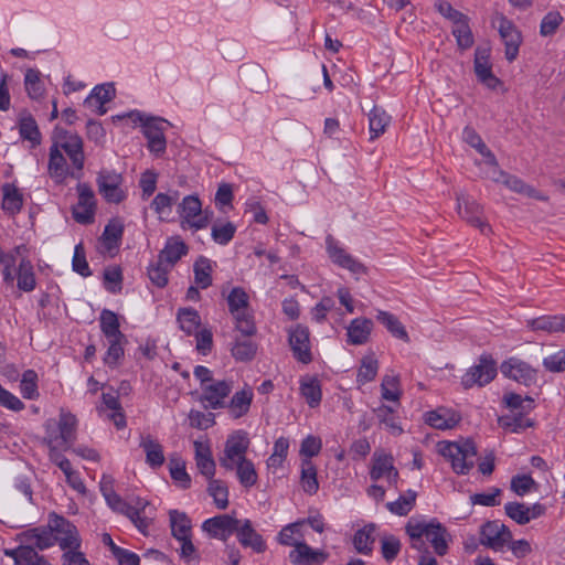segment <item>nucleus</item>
<instances>
[{
    "label": "nucleus",
    "mask_w": 565,
    "mask_h": 565,
    "mask_svg": "<svg viewBox=\"0 0 565 565\" xmlns=\"http://www.w3.org/2000/svg\"><path fill=\"white\" fill-rule=\"evenodd\" d=\"M405 532L409 537L412 548L426 552L427 541L437 555L444 556L448 552L449 533L437 519L426 520L413 516L407 521Z\"/></svg>",
    "instance_id": "nucleus-1"
},
{
    "label": "nucleus",
    "mask_w": 565,
    "mask_h": 565,
    "mask_svg": "<svg viewBox=\"0 0 565 565\" xmlns=\"http://www.w3.org/2000/svg\"><path fill=\"white\" fill-rule=\"evenodd\" d=\"M118 118H128L134 124H140L145 137L148 140V149L157 156L162 154L167 148L164 131L170 126L169 121L159 117H149L145 114L134 110Z\"/></svg>",
    "instance_id": "nucleus-2"
},
{
    "label": "nucleus",
    "mask_w": 565,
    "mask_h": 565,
    "mask_svg": "<svg viewBox=\"0 0 565 565\" xmlns=\"http://www.w3.org/2000/svg\"><path fill=\"white\" fill-rule=\"evenodd\" d=\"M439 454L451 465L457 475H467L475 466L477 448L472 440L441 441L438 444Z\"/></svg>",
    "instance_id": "nucleus-3"
},
{
    "label": "nucleus",
    "mask_w": 565,
    "mask_h": 565,
    "mask_svg": "<svg viewBox=\"0 0 565 565\" xmlns=\"http://www.w3.org/2000/svg\"><path fill=\"white\" fill-rule=\"evenodd\" d=\"M228 310L234 318L235 329L244 337L256 333L254 316L249 309V298L241 287H235L227 296Z\"/></svg>",
    "instance_id": "nucleus-4"
},
{
    "label": "nucleus",
    "mask_w": 565,
    "mask_h": 565,
    "mask_svg": "<svg viewBox=\"0 0 565 565\" xmlns=\"http://www.w3.org/2000/svg\"><path fill=\"white\" fill-rule=\"evenodd\" d=\"M57 149L65 153L73 167L72 178L79 180L83 175L85 163L84 143L83 139L77 135L70 131H60L52 143Z\"/></svg>",
    "instance_id": "nucleus-5"
},
{
    "label": "nucleus",
    "mask_w": 565,
    "mask_h": 565,
    "mask_svg": "<svg viewBox=\"0 0 565 565\" xmlns=\"http://www.w3.org/2000/svg\"><path fill=\"white\" fill-rule=\"evenodd\" d=\"M105 500L113 511L126 515L141 533H147L150 519L145 515V510L148 505L146 500L137 499L136 504L131 505L122 500L116 492L106 497Z\"/></svg>",
    "instance_id": "nucleus-6"
},
{
    "label": "nucleus",
    "mask_w": 565,
    "mask_h": 565,
    "mask_svg": "<svg viewBox=\"0 0 565 565\" xmlns=\"http://www.w3.org/2000/svg\"><path fill=\"white\" fill-rule=\"evenodd\" d=\"M50 524L53 527L55 543L58 544L63 553L81 548L79 532L71 521L56 513H50Z\"/></svg>",
    "instance_id": "nucleus-7"
},
{
    "label": "nucleus",
    "mask_w": 565,
    "mask_h": 565,
    "mask_svg": "<svg viewBox=\"0 0 565 565\" xmlns=\"http://www.w3.org/2000/svg\"><path fill=\"white\" fill-rule=\"evenodd\" d=\"M249 439L244 430L230 434L224 444L223 452L218 457L222 468H231L234 463L246 460Z\"/></svg>",
    "instance_id": "nucleus-8"
},
{
    "label": "nucleus",
    "mask_w": 565,
    "mask_h": 565,
    "mask_svg": "<svg viewBox=\"0 0 565 565\" xmlns=\"http://www.w3.org/2000/svg\"><path fill=\"white\" fill-rule=\"evenodd\" d=\"M456 200L457 213L463 221L477 227L483 235H489L492 232L491 226L483 218V209L477 201L462 193L457 194Z\"/></svg>",
    "instance_id": "nucleus-9"
},
{
    "label": "nucleus",
    "mask_w": 565,
    "mask_h": 565,
    "mask_svg": "<svg viewBox=\"0 0 565 565\" xmlns=\"http://www.w3.org/2000/svg\"><path fill=\"white\" fill-rule=\"evenodd\" d=\"M511 539L510 529L498 520L488 521L480 529V544L494 552H502Z\"/></svg>",
    "instance_id": "nucleus-10"
},
{
    "label": "nucleus",
    "mask_w": 565,
    "mask_h": 565,
    "mask_svg": "<svg viewBox=\"0 0 565 565\" xmlns=\"http://www.w3.org/2000/svg\"><path fill=\"white\" fill-rule=\"evenodd\" d=\"M370 478L373 481L385 479L390 486L396 487L399 473L394 466V457L383 449H376L371 459Z\"/></svg>",
    "instance_id": "nucleus-11"
},
{
    "label": "nucleus",
    "mask_w": 565,
    "mask_h": 565,
    "mask_svg": "<svg viewBox=\"0 0 565 565\" xmlns=\"http://www.w3.org/2000/svg\"><path fill=\"white\" fill-rule=\"evenodd\" d=\"M178 213L181 218V226L194 230H201L207 226L209 217L202 211V203L195 195L183 198L178 206Z\"/></svg>",
    "instance_id": "nucleus-12"
},
{
    "label": "nucleus",
    "mask_w": 565,
    "mask_h": 565,
    "mask_svg": "<svg viewBox=\"0 0 565 565\" xmlns=\"http://www.w3.org/2000/svg\"><path fill=\"white\" fill-rule=\"evenodd\" d=\"M232 390V381L215 380L214 382H207L206 385L201 388L200 402L206 409L224 408Z\"/></svg>",
    "instance_id": "nucleus-13"
},
{
    "label": "nucleus",
    "mask_w": 565,
    "mask_h": 565,
    "mask_svg": "<svg viewBox=\"0 0 565 565\" xmlns=\"http://www.w3.org/2000/svg\"><path fill=\"white\" fill-rule=\"evenodd\" d=\"M497 363L491 355H481L478 364L470 367L462 376V385L467 388L473 385L489 384L497 375Z\"/></svg>",
    "instance_id": "nucleus-14"
},
{
    "label": "nucleus",
    "mask_w": 565,
    "mask_h": 565,
    "mask_svg": "<svg viewBox=\"0 0 565 565\" xmlns=\"http://www.w3.org/2000/svg\"><path fill=\"white\" fill-rule=\"evenodd\" d=\"M500 371L507 379L525 386L534 384L537 379V371L527 362L516 356H511L504 360L500 365Z\"/></svg>",
    "instance_id": "nucleus-15"
},
{
    "label": "nucleus",
    "mask_w": 565,
    "mask_h": 565,
    "mask_svg": "<svg viewBox=\"0 0 565 565\" xmlns=\"http://www.w3.org/2000/svg\"><path fill=\"white\" fill-rule=\"evenodd\" d=\"M78 201L73 206V217L77 223L90 224L94 222L96 199L94 191L87 183H78L76 186Z\"/></svg>",
    "instance_id": "nucleus-16"
},
{
    "label": "nucleus",
    "mask_w": 565,
    "mask_h": 565,
    "mask_svg": "<svg viewBox=\"0 0 565 565\" xmlns=\"http://www.w3.org/2000/svg\"><path fill=\"white\" fill-rule=\"evenodd\" d=\"M122 177L110 170H102L97 177L98 191L108 203H120L126 199V192L121 188Z\"/></svg>",
    "instance_id": "nucleus-17"
},
{
    "label": "nucleus",
    "mask_w": 565,
    "mask_h": 565,
    "mask_svg": "<svg viewBox=\"0 0 565 565\" xmlns=\"http://www.w3.org/2000/svg\"><path fill=\"white\" fill-rule=\"evenodd\" d=\"M19 546H31L32 550L44 551L55 544L54 532L50 521L46 526H38L18 534Z\"/></svg>",
    "instance_id": "nucleus-18"
},
{
    "label": "nucleus",
    "mask_w": 565,
    "mask_h": 565,
    "mask_svg": "<svg viewBox=\"0 0 565 565\" xmlns=\"http://www.w3.org/2000/svg\"><path fill=\"white\" fill-rule=\"evenodd\" d=\"M288 342L292 351L294 358L302 363L309 364L313 356L311 352L310 332L303 326H296L289 330Z\"/></svg>",
    "instance_id": "nucleus-19"
},
{
    "label": "nucleus",
    "mask_w": 565,
    "mask_h": 565,
    "mask_svg": "<svg viewBox=\"0 0 565 565\" xmlns=\"http://www.w3.org/2000/svg\"><path fill=\"white\" fill-rule=\"evenodd\" d=\"M473 70L479 83L487 88L494 90L502 84L492 72L489 49L477 47L475 52Z\"/></svg>",
    "instance_id": "nucleus-20"
},
{
    "label": "nucleus",
    "mask_w": 565,
    "mask_h": 565,
    "mask_svg": "<svg viewBox=\"0 0 565 565\" xmlns=\"http://www.w3.org/2000/svg\"><path fill=\"white\" fill-rule=\"evenodd\" d=\"M498 22V31L505 46V58L509 62H513L519 55V49L522 44V34L514 23L504 15H500Z\"/></svg>",
    "instance_id": "nucleus-21"
},
{
    "label": "nucleus",
    "mask_w": 565,
    "mask_h": 565,
    "mask_svg": "<svg viewBox=\"0 0 565 565\" xmlns=\"http://www.w3.org/2000/svg\"><path fill=\"white\" fill-rule=\"evenodd\" d=\"M326 244L328 255L335 265L348 269L354 275H363L366 273V267L340 246L332 236L327 237Z\"/></svg>",
    "instance_id": "nucleus-22"
},
{
    "label": "nucleus",
    "mask_w": 565,
    "mask_h": 565,
    "mask_svg": "<svg viewBox=\"0 0 565 565\" xmlns=\"http://www.w3.org/2000/svg\"><path fill=\"white\" fill-rule=\"evenodd\" d=\"M238 519L230 514H221L207 519L202 524V530L210 536L226 541L237 527Z\"/></svg>",
    "instance_id": "nucleus-23"
},
{
    "label": "nucleus",
    "mask_w": 565,
    "mask_h": 565,
    "mask_svg": "<svg viewBox=\"0 0 565 565\" xmlns=\"http://www.w3.org/2000/svg\"><path fill=\"white\" fill-rule=\"evenodd\" d=\"M328 553L315 550L306 542L298 543L297 547L289 552V561L292 565H321L328 558Z\"/></svg>",
    "instance_id": "nucleus-24"
},
{
    "label": "nucleus",
    "mask_w": 565,
    "mask_h": 565,
    "mask_svg": "<svg viewBox=\"0 0 565 565\" xmlns=\"http://www.w3.org/2000/svg\"><path fill=\"white\" fill-rule=\"evenodd\" d=\"M238 542L244 547H250L256 553H263L266 550V543L262 535L253 527L250 520H238L235 532Z\"/></svg>",
    "instance_id": "nucleus-25"
},
{
    "label": "nucleus",
    "mask_w": 565,
    "mask_h": 565,
    "mask_svg": "<svg viewBox=\"0 0 565 565\" xmlns=\"http://www.w3.org/2000/svg\"><path fill=\"white\" fill-rule=\"evenodd\" d=\"M139 447L146 455V463L152 469H159L166 461L163 446L150 434L140 435Z\"/></svg>",
    "instance_id": "nucleus-26"
},
{
    "label": "nucleus",
    "mask_w": 565,
    "mask_h": 565,
    "mask_svg": "<svg viewBox=\"0 0 565 565\" xmlns=\"http://www.w3.org/2000/svg\"><path fill=\"white\" fill-rule=\"evenodd\" d=\"M253 398V390L248 385H245L244 388L235 392V394L228 402L226 401V405L224 408L227 409V413L232 418L238 419L247 415V413L250 409Z\"/></svg>",
    "instance_id": "nucleus-27"
},
{
    "label": "nucleus",
    "mask_w": 565,
    "mask_h": 565,
    "mask_svg": "<svg viewBox=\"0 0 565 565\" xmlns=\"http://www.w3.org/2000/svg\"><path fill=\"white\" fill-rule=\"evenodd\" d=\"M374 323L367 318H355L347 327V343L363 345L369 342Z\"/></svg>",
    "instance_id": "nucleus-28"
},
{
    "label": "nucleus",
    "mask_w": 565,
    "mask_h": 565,
    "mask_svg": "<svg viewBox=\"0 0 565 565\" xmlns=\"http://www.w3.org/2000/svg\"><path fill=\"white\" fill-rule=\"evenodd\" d=\"M425 423L436 429H451L460 420V416L452 409L438 407L424 415Z\"/></svg>",
    "instance_id": "nucleus-29"
},
{
    "label": "nucleus",
    "mask_w": 565,
    "mask_h": 565,
    "mask_svg": "<svg viewBox=\"0 0 565 565\" xmlns=\"http://www.w3.org/2000/svg\"><path fill=\"white\" fill-rule=\"evenodd\" d=\"M47 171L56 183H63L73 173V167L67 164L64 154L53 145L50 148Z\"/></svg>",
    "instance_id": "nucleus-30"
},
{
    "label": "nucleus",
    "mask_w": 565,
    "mask_h": 565,
    "mask_svg": "<svg viewBox=\"0 0 565 565\" xmlns=\"http://www.w3.org/2000/svg\"><path fill=\"white\" fill-rule=\"evenodd\" d=\"M189 252L186 244L180 236L169 237L163 249L159 253L158 259L172 268Z\"/></svg>",
    "instance_id": "nucleus-31"
},
{
    "label": "nucleus",
    "mask_w": 565,
    "mask_h": 565,
    "mask_svg": "<svg viewBox=\"0 0 565 565\" xmlns=\"http://www.w3.org/2000/svg\"><path fill=\"white\" fill-rule=\"evenodd\" d=\"M115 94L116 89L111 83L97 85L85 98L84 105L88 108H96L98 115H104L106 113L105 104L110 102Z\"/></svg>",
    "instance_id": "nucleus-32"
},
{
    "label": "nucleus",
    "mask_w": 565,
    "mask_h": 565,
    "mask_svg": "<svg viewBox=\"0 0 565 565\" xmlns=\"http://www.w3.org/2000/svg\"><path fill=\"white\" fill-rule=\"evenodd\" d=\"M194 450H195V463L199 471L210 480L214 479V475L216 471V465L212 457V450L209 444L201 443L199 440L194 441Z\"/></svg>",
    "instance_id": "nucleus-33"
},
{
    "label": "nucleus",
    "mask_w": 565,
    "mask_h": 565,
    "mask_svg": "<svg viewBox=\"0 0 565 565\" xmlns=\"http://www.w3.org/2000/svg\"><path fill=\"white\" fill-rule=\"evenodd\" d=\"M4 554L11 557L15 565H52L44 555L39 554L31 546L6 550Z\"/></svg>",
    "instance_id": "nucleus-34"
},
{
    "label": "nucleus",
    "mask_w": 565,
    "mask_h": 565,
    "mask_svg": "<svg viewBox=\"0 0 565 565\" xmlns=\"http://www.w3.org/2000/svg\"><path fill=\"white\" fill-rule=\"evenodd\" d=\"M124 233V225L119 220H111L104 228L99 239L100 252L111 254L118 248Z\"/></svg>",
    "instance_id": "nucleus-35"
},
{
    "label": "nucleus",
    "mask_w": 565,
    "mask_h": 565,
    "mask_svg": "<svg viewBox=\"0 0 565 565\" xmlns=\"http://www.w3.org/2000/svg\"><path fill=\"white\" fill-rule=\"evenodd\" d=\"M2 190V209L9 215L18 214L23 207V194L11 183H4Z\"/></svg>",
    "instance_id": "nucleus-36"
},
{
    "label": "nucleus",
    "mask_w": 565,
    "mask_h": 565,
    "mask_svg": "<svg viewBox=\"0 0 565 565\" xmlns=\"http://www.w3.org/2000/svg\"><path fill=\"white\" fill-rule=\"evenodd\" d=\"M226 471H235L238 482L246 489L254 487L258 482V473L252 460L246 459L234 463L231 468H224Z\"/></svg>",
    "instance_id": "nucleus-37"
},
{
    "label": "nucleus",
    "mask_w": 565,
    "mask_h": 565,
    "mask_svg": "<svg viewBox=\"0 0 565 565\" xmlns=\"http://www.w3.org/2000/svg\"><path fill=\"white\" fill-rule=\"evenodd\" d=\"M533 331L565 332V315L542 316L527 321Z\"/></svg>",
    "instance_id": "nucleus-38"
},
{
    "label": "nucleus",
    "mask_w": 565,
    "mask_h": 565,
    "mask_svg": "<svg viewBox=\"0 0 565 565\" xmlns=\"http://www.w3.org/2000/svg\"><path fill=\"white\" fill-rule=\"evenodd\" d=\"M305 521H296L294 523L285 525L277 535L279 544L285 546L297 547L298 543H305L303 541V529Z\"/></svg>",
    "instance_id": "nucleus-39"
},
{
    "label": "nucleus",
    "mask_w": 565,
    "mask_h": 565,
    "mask_svg": "<svg viewBox=\"0 0 565 565\" xmlns=\"http://www.w3.org/2000/svg\"><path fill=\"white\" fill-rule=\"evenodd\" d=\"M375 417L381 426L388 430L392 435L398 436L403 433V428L398 423L396 412L387 405H380L373 409Z\"/></svg>",
    "instance_id": "nucleus-40"
},
{
    "label": "nucleus",
    "mask_w": 565,
    "mask_h": 565,
    "mask_svg": "<svg viewBox=\"0 0 565 565\" xmlns=\"http://www.w3.org/2000/svg\"><path fill=\"white\" fill-rule=\"evenodd\" d=\"M19 134L23 140L30 142L31 148L41 143L42 136L35 119L31 115H23L19 119Z\"/></svg>",
    "instance_id": "nucleus-41"
},
{
    "label": "nucleus",
    "mask_w": 565,
    "mask_h": 565,
    "mask_svg": "<svg viewBox=\"0 0 565 565\" xmlns=\"http://www.w3.org/2000/svg\"><path fill=\"white\" fill-rule=\"evenodd\" d=\"M100 330L107 340L125 339V334L120 331L118 316L109 310L104 309L99 316Z\"/></svg>",
    "instance_id": "nucleus-42"
},
{
    "label": "nucleus",
    "mask_w": 565,
    "mask_h": 565,
    "mask_svg": "<svg viewBox=\"0 0 565 565\" xmlns=\"http://www.w3.org/2000/svg\"><path fill=\"white\" fill-rule=\"evenodd\" d=\"M180 329L188 335H193L200 330L201 318L199 312L192 308H181L177 315Z\"/></svg>",
    "instance_id": "nucleus-43"
},
{
    "label": "nucleus",
    "mask_w": 565,
    "mask_h": 565,
    "mask_svg": "<svg viewBox=\"0 0 565 565\" xmlns=\"http://www.w3.org/2000/svg\"><path fill=\"white\" fill-rule=\"evenodd\" d=\"M390 121L391 117L386 114V111L377 106H374L369 114V128L371 135L370 139L374 140L383 135Z\"/></svg>",
    "instance_id": "nucleus-44"
},
{
    "label": "nucleus",
    "mask_w": 565,
    "mask_h": 565,
    "mask_svg": "<svg viewBox=\"0 0 565 565\" xmlns=\"http://www.w3.org/2000/svg\"><path fill=\"white\" fill-rule=\"evenodd\" d=\"M212 260L204 256H200L193 265L195 284L202 289L210 287L212 285Z\"/></svg>",
    "instance_id": "nucleus-45"
},
{
    "label": "nucleus",
    "mask_w": 565,
    "mask_h": 565,
    "mask_svg": "<svg viewBox=\"0 0 565 565\" xmlns=\"http://www.w3.org/2000/svg\"><path fill=\"white\" fill-rule=\"evenodd\" d=\"M170 476L174 482L182 489H188L191 486V478L185 470L184 460L177 454H172L169 458Z\"/></svg>",
    "instance_id": "nucleus-46"
},
{
    "label": "nucleus",
    "mask_w": 565,
    "mask_h": 565,
    "mask_svg": "<svg viewBox=\"0 0 565 565\" xmlns=\"http://www.w3.org/2000/svg\"><path fill=\"white\" fill-rule=\"evenodd\" d=\"M300 394L310 407H317L322 397L321 385L318 379L307 377L300 382Z\"/></svg>",
    "instance_id": "nucleus-47"
},
{
    "label": "nucleus",
    "mask_w": 565,
    "mask_h": 565,
    "mask_svg": "<svg viewBox=\"0 0 565 565\" xmlns=\"http://www.w3.org/2000/svg\"><path fill=\"white\" fill-rule=\"evenodd\" d=\"M379 372V361L374 354L364 355L361 359L360 367L356 373V383L364 385L374 381Z\"/></svg>",
    "instance_id": "nucleus-48"
},
{
    "label": "nucleus",
    "mask_w": 565,
    "mask_h": 565,
    "mask_svg": "<svg viewBox=\"0 0 565 565\" xmlns=\"http://www.w3.org/2000/svg\"><path fill=\"white\" fill-rule=\"evenodd\" d=\"M18 288L22 291L30 292L36 286L33 265L30 259H23L19 263L18 273L15 274Z\"/></svg>",
    "instance_id": "nucleus-49"
},
{
    "label": "nucleus",
    "mask_w": 565,
    "mask_h": 565,
    "mask_svg": "<svg viewBox=\"0 0 565 565\" xmlns=\"http://www.w3.org/2000/svg\"><path fill=\"white\" fill-rule=\"evenodd\" d=\"M300 483L308 494H315L319 490L317 469L310 459L302 460Z\"/></svg>",
    "instance_id": "nucleus-50"
},
{
    "label": "nucleus",
    "mask_w": 565,
    "mask_h": 565,
    "mask_svg": "<svg viewBox=\"0 0 565 565\" xmlns=\"http://www.w3.org/2000/svg\"><path fill=\"white\" fill-rule=\"evenodd\" d=\"M170 524L173 537L178 541L191 536V521L185 513L170 511Z\"/></svg>",
    "instance_id": "nucleus-51"
},
{
    "label": "nucleus",
    "mask_w": 565,
    "mask_h": 565,
    "mask_svg": "<svg viewBox=\"0 0 565 565\" xmlns=\"http://www.w3.org/2000/svg\"><path fill=\"white\" fill-rule=\"evenodd\" d=\"M232 355L236 361L247 362L255 358L257 344L250 339H235L232 349Z\"/></svg>",
    "instance_id": "nucleus-52"
},
{
    "label": "nucleus",
    "mask_w": 565,
    "mask_h": 565,
    "mask_svg": "<svg viewBox=\"0 0 565 565\" xmlns=\"http://www.w3.org/2000/svg\"><path fill=\"white\" fill-rule=\"evenodd\" d=\"M377 320L397 339L405 342L409 341L408 333L401 321L392 313L380 310L376 316Z\"/></svg>",
    "instance_id": "nucleus-53"
},
{
    "label": "nucleus",
    "mask_w": 565,
    "mask_h": 565,
    "mask_svg": "<svg viewBox=\"0 0 565 565\" xmlns=\"http://www.w3.org/2000/svg\"><path fill=\"white\" fill-rule=\"evenodd\" d=\"M526 414L512 413L499 419L500 425L511 433H522L534 425L533 420L525 417Z\"/></svg>",
    "instance_id": "nucleus-54"
},
{
    "label": "nucleus",
    "mask_w": 565,
    "mask_h": 565,
    "mask_svg": "<svg viewBox=\"0 0 565 565\" xmlns=\"http://www.w3.org/2000/svg\"><path fill=\"white\" fill-rule=\"evenodd\" d=\"M417 493L413 490L406 491L396 501L386 503L387 510L396 515H407L414 508Z\"/></svg>",
    "instance_id": "nucleus-55"
},
{
    "label": "nucleus",
    "mask_w": 565,
    "mask_h": 565,
    "mask_svg": "<svg viewBox=\"0 0 565 565\" xmlns=\"http://www.w3.org/2000/svg\"><path fill=\"white\" fill-rule=\"evenodd\" d=\"M381 396L385 401L399 402L402 391L399 388V377L395 374H385L381 383Z\"/></svg>",
    "instance_id": "nucleus-56"
},
{
    "label": "nucleus",
    "mask_w": 565,
    "mask_h": 565,
    "mask_svg": "<svg viewBox=\"0 0 565 565\" xmlns=\"http://www.w3.org/2000/svg\"><path fill=\"white\" fill-rule=\"evenodd\" d=\"M207 492L213 498L217 509L225 510L228 507V488L220 479H212L207 484Z\"/></svg>",
    "instance_id": "nucleus-57"
},
{
    "label": "nucleus",
    "mask_w": 565,
    "mask_h": 565,
    "mask_svg": "<svg viewBox=\"0 0 565 565\" xmlns=\"http://www.w3.org/2000/svg\"><path fill=\"white\" fill-rule=\"evenodd\" d=\"M44 443L49 448H68L71 444L58 430V426L54 419H49L45 423V437Z\"/></svg>",
    "instance_id": "nucleus-58"
},
{
    "label": "nucleus",
    "mask_w": 565,
    "mask_h": 565,
    "mask_svg": "<svg viewBox=\"0 0 565 565\" xmlns=\"http://www.w3.org/2000/svg\"><path fill=\"white\" fill-rule=\"evenodd\" d=\"M178 200V191H173L172 193H158L154 196L151 206L160 217H164L172 213V206Z\"/></svg>",
    "instance_id": "nucleus-59"
},
{
    "label": "nucleus",
    "mask_w": 565,
    "mask_h": 565,
    "mask_svg": "<svg viewBox=\"0 0 565 565\" xmlns=\"http://www.w3.org/2000/svg\"><path fill=\"white\" fill-rule=\"evenodd\" d=\"M503 399L512 413L529 414L534 408V401L530 396L522 397L515 393H508L504 395Z\"/></svg>",
    "instance_id": "nucleus-60"
},
{
    "label": "nucleus",
    "mask_w": 565,
    "mask_h": 565,
    "mask_svg": "<svg viewBox=\"0 0 565 565\" xmlns=\"http://www.w3.org/2000/svg\"><path fill=\"white\" fill-rule=\"evenodd\" d=\"M247 85L253 92H262L267 86V75L259 66H248L244 70Z\"/></svg>",
    "instance_id": "nucleus-61"
},
{
    "label": "nucleus",
    "mask_w": 565,
    "mask_h": 565,
    "mask_svg": "<svg viewBox=\"0 0 565 565\" xmlns=\"http://www.w3.org/2000/svg\"><path fill=\"white\" fill-rule=\"evenodd\" d=\"M373 531L374 526L371 525L355 532L353 545L359 553L367 555L372 552V545L374 543V539L372 537Z\"/></svg>",
    "instance_id": "nucleus-62"
},
{
    "label": "nucleus",
    "mask_w": 565,
    "mask_h": 565,
    "mask_svg": "<svg viewBox=\"0 0 565 565\" xmlns=\"http://www.w3.org/2000/svg\"><path fill=\"white\" fill-rule=\"evenodd\" d=\"M109 345L104 356V363L109 367H116L120 360L124 358V344L127 342L125 339H109Z\"/></svg>",
    "instance_id": "nucleus-63"
},
{
    "label": "nucleus",
    "mask_w": 565,
    "mask_h": 565,
    "mask_svg": "<svg viewBox=\"0 0 565 565\" xmlns=\"http://www.w3.org/2000/svg\"><path fill=\"white\" fill-rule=\"evenodd\" d=\"M236 232V226L232 222L215 223L211 228V236L216 244H228Z\"/></svg>",
    "instance_id": "nucleus-64"
}]
</instances>
